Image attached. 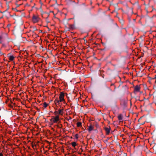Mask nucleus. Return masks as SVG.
<instances>
[{"mask_svg": "<svg viewBox=\"0 0 156 156\" xmlns=\"http://www.w3.org/2000/svg\"><path fill=\"white\" fill-rule=\"evenodd\" d=\"M40 19L38 16L37 15H33L32 18V21L34 23H36L38 22L40 20Z\"/></svg>", "mask_w": 156, "mask_h": 156, "instance_id": "7ed1b4c3", "label": "nucleus"}, {"mask_svg": "<svg viewBox=\"0 0 156 156\" xmlns=\"http://www.w3.org/2000/svg\"><path fill=\"white\" fill-rule=\"evenodd\" d=\"M65 95L64 93L62 92L60 93L59 94V101L60 102H65V100L64 99Z\"/></svg>", "mask_w": 156, "mask_h": 156, "instance_id": "39448f33", "label": "nucleus"}, {"mask_svg": "<svg viewBox=\"0 0 156 156\" xmlns=\"http://www.w3.org/2000/svg\"><path fill=\"white\" fill-rule=\"evenodd\" d=\"M51 121V124L52 125L54 123H57L60 121L59 117L58 115H56L54 116H53L51 119L50 120Z\"/></svg>", "mask_w": 156, "mask_h": 156, "instance_id": "f257e3e1", "label": "nucleus"}, {"mask_svg": "<svg viewBox=\"0 0 156 156\" xmlns=\"http://www.w3.org/2000/svg\"><path fill=\"white\" fill-rule=\"evenodd\" d=\"M152 79H155L156 80L155 81V83H156V75H155V77L154 78H153Z\"/></svg>", "mask_w": 156, "mask_h": 156, "instance_id": "f3484780", "label": "nucleus"}, {"mask_svg": "<svg viewBox=\"0 0 156 156\" xmlns=\"http://www.w3.org/2000/svg\"><path fill=\"white\" fill-rule=\"evenodd\" d=\"M141 89V87L140 85H136L134 87L133 92L134 93L136 94L137 93L140 92V93H142V92L140 91V90Z\"/></svg>", "mask_w": 156, "mask_h": 156, "instance_id": "20e7f679", "label": "nucleus"}, {"mask_svg": "<svg viewBox=\"0 0 156 156\" xmlns=\"http://www.w3.org/2000/svg\"><path fill=\"white\" fill-rule=\"evenodd\" d=\"M71 145L73 147H75L77 145V144L76 142H73L71 143Z\"/></svg>", "mask_w": 156, "mask_h": 156, "instance_id": "f8f14e48", "label": "nucleus"}, {"mask_svg": "<svg viewBox=\"0 0 156 156\" xmlns=\"http://www.w3.org/2000/svg\"><path fill=\"white\" fill-rule=\"evenodd\" d=\"M0 54L1 55H3V53L1 51V49H0Z\"/></svg>", "mask_w": 156, "mask_h": 156, "instance_id": "dca6fc26", "label": "nucleus"}, {"mask_svg": "<svg viewBox=\"0 0 156 156\" xmlns=\"http://www.w3.org/2000/svg\"><path fill=\"white\" fill-rule=\"evenodd\" d=\"M48 104L46 102H44L43 103V106L44 108H46L48 106Z\"/></svg>", "mask_w": 156, "mask_h": 156, "instance_id": "9b49d317", "label": "nucleus"}, {"mask_svg": "<svg viewBox=\"0 0 156 156\" xmlns=\"http://www.w3.org/2000/svg\"><path fill=\"white\" fill-rule=\"evenodd\" d=\"M50 12H52V13H53L54 12L53 11H50Z\"/></svg>", "mask_w": 156, "mask_h": 156, "instance_id": "a211bd4d", "label": "nucleus"}, {"mask_svg": "<svg viewBox=\"0 0 156 156\" xmlns=\"http://www.w3.org/2000/svg\"><path fill=\"white\" fill-rule=\"evenodd\" d=\"M63 102L64 103H65V102L64 101V102Z\"/></svg>", "mask_w": 156, "mask_h": 156, "instance_id": "aec40b11", "label": "nucleus"}, {"mask_svg": "<svg viewBox=\"0 0 156 156\" xmlns=\"http://www.w3.org/2000/svg\"><path fill=\"white\" fill-rule=\"evenodd\" d=\"M54 114L55 115H58L59 116V115L63 116L64 114L63 109L59 108L58 109L57 111L54 112Z\"/></svg>", "mask_w": 156, "mask_h": 156, "instance_id": "f03ea898", "label": "nucleus"}, {"mask_svg": "<svg viewBox=\"0 0 156 156\" xmlns=\"http://www.w3.org/2000/svg\"><path fill=\"white\" fill-rule=\"evenodd\" d=\"M54 102L55 105L57 106L59 105L60 104V102H61L59 101V100L58 98H56L54 100Z\"/></svg>", "mask_w": 156, "mask_h": 156, "instance_id": "0eeeda50", "label": "nucleus"}, {"mask_svg": "<svg viewBox=\"0 0 156 156\" xmlns=\"http://www.w3.org/2000/svg\"><path fill=\"white\" fill-rule=\"evenodd\" d=\"M15 57L12 55H9V60L11 61L14 62Z\"/></svg>", "mask_w": 156, "mask_h": 156, "instance_id": "1a4fd4ad", "label": "nucleus"}, {"mask_svg": "<svg viewBox=\"0 0 156 156\" xmlns=\"http://www.w3.org/2000/svg\"><path fill=\"white\" fill-rule=\"evenodd\" d=\"M118 118L119 121H121L122 119V116L121 114L119 115L118 116Z\"/></svg>", "mask_w": 156, "mask_h": 156, "instance_id": "9d476101", "label": "nucleus"}, {"mask_svg": "<svg viewBox=\"0 0 156 156\" xmlns=\"http://www.w3.org/2000/svg\"><path fill=\"white\" fill-rule=\"evenodd\" d=\"M75 138H76V139H77L78 138V135L77 134H76L75 135Z\"/></svg>", "mask_w": 156, "mask_h": 156, "instance_id": "2eb2a0df", "label": "nucleus"}, {"mask_svg": "<svg viewBox=\"0 0 156 156\" xmlns=\"http://www.w3.org/2000/svg\"><path fill=\"white\" fill-rule=\"evenodd\" d=\"M105 131L106 134L108 135L109 134L111 130L110 127H105Z\"/></svg>", "mask_w": 156, "mask_h": 156, "instance_id": "423d86ee", "label": "nucleus"}, {"mask_svg": "<svg viewBox=\"0 0 156 156\" xmlns=\"http://www.w3.org/2000/svg\"><path fill=\"white\" fill-rule=\"evenodd\" d=\"M76 125L78 127H79L81 126V123L80 122H77Z\"/></svg>", "mask_w": 156, "mask_h": 156, "instance_id": "4468645a", "label": "nucleus"}, {"mask_svg": "<svg viewBox=\"0 0 156 156\" xmlns=\"http://www.w3.org/2000/svg\"><path fill=\"white\" fill-rule=\"evenodd\" d=\"M94 126L92 124H90V125L89 126L88 128V130L90 132L94 130Z\"/></svg>", "mask_w": 156, "mask_h": 156, "instance_id": "6e6552de", "label": "nucleus"}, {"mask_svg": "<svg viewBox=\"0 0 156 156\" xmlns=\"http://www.w3.org/2000/svg\"><path fill=\"white\" fill-rule=\"evenodd\" d=\"M9 54H8V55L9 56Z\"/></svg>", "mask_w": 156, "mask_h": 156, "instance_id": "412c9836", "label": "nucleus"}, {"mask_svg": "<svg viewBox=\"0 0 156 156\" xmlns=\"http://www.w3.org/2000/svg\"><path fill=\"white\" fill-rule=\"evenodd\" d=\"M74 28V26L73 25L71 24L69 25V29H73Z\"/></svg>", "mask_w": 156, "mask_h": 156, "instance_id": "ddd939ff", "label": "nucleus"}, {"mask_svg": "<svg viewBox=\"0 0 156 156\" xmlns=\"http://www.w3.org/2000/svg\"><path fill=\"white\" fill-rule=\"evenodd\" d=\"M73 19H74V18H72L70 19L69 20Z\"/></svg>", "mask_w": 156, "mask_h": 156, "instance_id": "6ab92c4d", "label": "nucleus"}]
</instances>
